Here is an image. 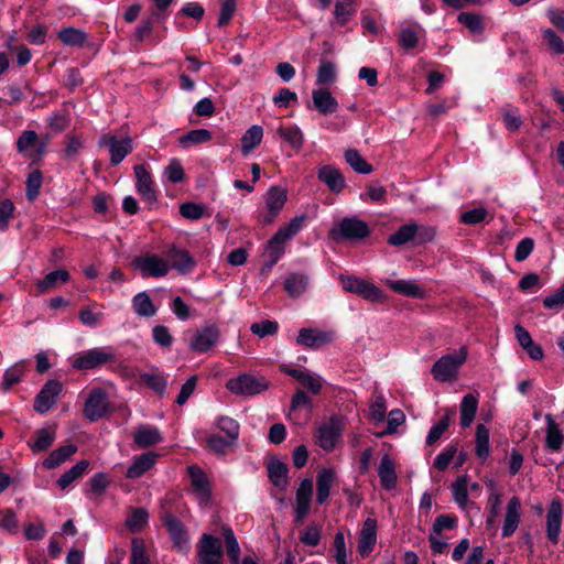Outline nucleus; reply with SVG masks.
Instances as JSON below:
<instances>
[{
  "instance_id": "nucleus-1",
  "label": "nucleus",
  "mask_w": 564,
  "mask_h": 564,
  "mask_svg": "<svg viewBox=\"0 0 564 564\" xmlns=\"http://www.w3.org/2000/svg\"><path fill=\"white\" fill-rule=\"evenodd\" d=\"M467 359V348L462 347L458 352L442 356L432 367L431 372L440 382H451L457 378L458 369Z\"/></svg>"
},
{
  "instance_id": "nucleus-2",
  "label": "nucleus",
  "mask_w": 564,
  "mask_h": 564,
  "mask_svg": "<svg viewBox=\"0 0 564 564\" xmlns=\"http://www.w3.org/2000/svg\"><path fill=\"white\" fill-rule=\"evenodd\" d=\"M270 382L262 376L252 373H242L230 378L226 382V388L234 394L242 397H253L267 391Z\"/></svg>"
},
{
  "instance_id": "nucleus-3",
  "label": "nucleus",
  "mask_w": 564,
  "mask_h": 564,
  "mask_svg": "<svg viewBox=\"0 0 564 564\" xmlns=\"http://www.w3.org/2000/svg\"><path fill=\"white\" fill-rule=\"evenodd\" d=\"M370 235L368 225L357 217H345L329 231L335 241L364 239Z\"/></svg>"
},
{
  "instance_id": "nucleus-4",
  "label": "nucleus",
  "mask_w": 564,
  "mask_h": 564,
  "mask_svg": "<svg viewBox=\"0 0 564 564\" xmlns=\"http://www.w3.org/2000/svg\"><path fill=\"white\" fill-rule=\"evenodd\" d=\"M197 560L199 564H221L224 557L223 544L219 538L204 533L197 545Z\"/></svg>"
},
{
  "instance_id": "nucleus-5",
  "label": "nucleus",
  "mask_w": 564,
  "mask_h": 564,
  "mask_svg": "<svg viewBox=\"0 0 564 564\" xmlns=\"http://www.w3.org/2000/svg\"><path fill=\"white\" fill-rule=\"evenodd\" d=\"M344 427V419L339 415H332L328 422L317 429L316 437L318 445L324 451L329 452L334 449L341 437Z\"/></svg>"
},
{
  "instance_id": "nucleus-6",
  "label": "nucleus",
  "mask_w": 564,
  "mask_h": 564,
  "mask_svg": "<svg viewBox=\"0 0 564 564\" xmlns=\"http://www.w3.org/2000/svg\"><path fill=\"white\" fill-rule=\"evenodd\" d=\"M116 356L109 347L94 348L80 354L74 361L73 368L78 370H89L101 365L113 362Z\"/></svg>"
},
{
  "instance_id": "nucleus-7",
  "label": "nucleus",
  "mask_w": 564,
  "mask_h": 564,
  "mask_svg": "<svg viewBox=\"0 0 564 564\" xmlns=\"http://www.w3.org/2000/svg\"><path fill=\"white\" fill-rule=\"evenodd\" d=\"M343 289L347 292L355 293L371 302H381L384 295L375 284L367 282L357 276H340Z\"/></svg>"
},
{
  "instance_id": "nucleus-8",
  "label": "nucleus",
  "mask_w": 564,
  "mask_h": 564,
  "mask_svg": "<svg viewBox=\"0 0 564 564\" xmlns=\"http://www.w3.org/2000/svg\"><path fill=\"white\" fill-rule=\"evenodd\" d=\"M166 505L167 501L162 502L160 518L166 528L174 546L182 551L183 546H185L188 541V534L184 524L174 517L172 511L166 508Z\"/></svg>"
},
{
  "instance_id": "nucleus-9",
  "label": "nucleus",
  "mask_w": 564,
  "mask_h": 564,
  "mask_svg": "<svg viewBox=\"0 0 564 564\" xmlns=\"http://www.w3.org/2000/svg\"><path fill=\"white\" fill-rule=\"evenodd\" d=\"M109 409L107 393L100 388L90 391L84 408V415L95 422L106 415Z\"/></svg>"
},
{
  "instance_id": "nucleus-10",
  "label": "nucleus",
  "mask_w": 564,
  "mask_h": 564,
  "mask_svg": "<svg viewBox=\"0 0 564 564\" xmlns=\"http://www.w3.org/2000/svg\"><path fill=\"white\" fill-rule=\"evenodd\" d=\"M132 265L139 269L143 276L161 278L167 274L169 264L155 254L135 257Z\"/></svg>"
},
{
  "instance_id": "nucleus-11",
  "label": "nucleus",
  "mask_w": 564,
  "mask_h": 564,
  "mask_svg": "<svg viewBox=\"0 0 564 564\" xmlns=\"http://www.w3.org/2000/svg\"><path fill=\"white\" fill-rule=\"evenodd\" d=\"M63 386L59 381L51 379L45 382L34 400V410L37 413L47 412L57 401Z\"/></svg>"
},
{
  "instance_id": "nucleus-12",
  "label": "nucleus",
  "mask_w": 564,
  "mask_h": 564,
  "mask_svg": "<svg viewBox=\"0 0 564 564\" xmlns=\"http://www.w3.org/2000/svg\"><path fill=\"white\" fill-rule=\"evenodd\" d=\"M219 335L220 333L216 325H205L194 333L189 347L195 352H205L218 343Z\"/></svg>"
},
{
  "instance_id": "nucleus-13",
  "label": "nucleus",
  "mask_w": 564,
  "mask_h": 564,
  "mask_svg": "<svg viewBox=\"0 0 564 564\" xmlns=\"http://www.w3.org/2000/svg\"><path fill=\"white\" fill-rule=\"evenodd\" d=\"M99 147H108L111 164L118 165L132 151V140L129 137L118 140L115 135L104 134L99 140Z\"/></svg>"
},
{
  "instance_id": "nucleus-14",
  "label": "nucleus",
  "mask_w": 564,
  "mask_h": 564,
  "mask_svg": "<svg viewBox=\"0 0 564 564\" xmlns=\"http://www.w3.org/2000/svg\"><path fill=\"white\" fill-rule=\"evenodd\" d=\"M333 338V332H324L316 328H302L296 338V343L307 348L317 349L330 344Z\"/></svg>"
},
{
  "instance_id": "nucleus-15",
  "label": "nucleus",
  "mask_w": 564,
  "mask_h": 564,
  "mask_svg": "<svg viewBox=\"0 0 564 564\" xmlns=\"http://www.w3.org/2000/svg\"><path fill=\"white\" fill-rule=\"evenodd\" d=\"M265 465L271 484L285 491L289 486V466L275 456L268 457Z\"/></svg>"
},
{
  "instance_id": "nucleus-16",
  "label": "nucleus",
  "mask_w": 564,
  "mask_h": 564,
  "mask_svg": "<svg viewBox=\"0 0 564 564\" xmlns=\"http://www.w3.org/2000/svg\"><path fill=\"white\" fill-rule=\"evenodd\" d=\"M317 178L334 194H339L346 187L343 173L334 165L321 166L317 171Z\"/></svg>"
},
{
  "instance_id": "nucleus-17",
  "label": "nucleus",
  "mask_w": 564,
  "mask_h": 564,
  "mask_svg": "<svg viewBox=\"0 0 564 564\" xmlns=\"http://www.w3.org/2000/svg\"><path fill=\"white\" fill-rule=\"evenodd\" d=\"M562 511L561 500H552L546 514V535L553 544L558 542L562 524Z\"/></svg>"
},
{
  "instance_id": "nucleus-18",
  "label": "nucleus",
  "mask_w": 564,
  "mask_h": 564,
  "mask_svg": "<svg viewBox=\"0 0 564 564\" xmlns=\"http://www.w3.org/2000/svg\"><path fill=\"white\" fill-rule=\"evenodd\" d=\"M134 175L137 178L138 193L149 203L155 202L156 196L153 189V181L151 174L145 169L144 164L134 166Z\"/></svg>"
},
{
  "instance_id": "nucleus-19",
  "label": "nucleus",
  "mask_w": 564,
  "mask_h": 564,
  "mask_svg": "<svg viewBox=\"0 0 564 564\" xmlns=\"http://www.w3.org/2000/svg\"><path fill=\"white\" fill-rule=\"evenodd\" d=\"M377 522L375 519L368 518L362 525L359 541H358V551L359 554L365 557L367 556L373 549L377 540Z\"/></svg>"
},
{
  "instance_id": "nucleus-20",
  "label": "nucleus",
  "mask_w": 564,
  "mask_h": 564,
  "mask_svg": "<svg viewBox=\"0 0 564 564\" xmlns=\"http://www.w3.org/2000/svg\"><path fill=\"white\" fill-rule=\"evenodd\" d=\"M314 107L321 115H330L337 111L338 102L326 88L314 89L312 93Z\"/></svg>"
},
{
  "instance_id": "nucleus-21",
  "label": "nucleus",
  "mask_w": 564,
  "mask_h": 564,
  "mask_svg": "<svg viewBox=\"0 0 564 564\" xmlns=\"http://www.w3.org/2000/svg\"><path fill=\"white\" fill-rule=\"evenodd\" d=\"M167 259L171 267L177 270L181 274L189 273L195 267V260L193 257L183 249L175 247L171 248L167 252Z\"/></svg>"
},
{
  "instance_id": "nucleus-22",
  "label": "nucleus",
  "mask_w": 564,
  "mask_h": 564,
  "mask_svg": "<svg viewBox=\"0 0 564 564\" xmlns=\"http://www.w3.org/2000/svg\"><path fill=\"white\" fill-rule=\"evenodd\" d=\"M520 500L517 497H512L507 506V512L505 516V522L502 527V536L508 538L514 533L520 522Z\"/></svg>"
},
{
  "instance_id": "nucleus-23",
  "label": "nucleus",
  "mask_w": 564,
  "mask_h": 564,
  "mask_svg": "<svg viewBox=\"0 0 564 564\" xmlns=\"http://www.w3.org/2000/svg\"><path fill=\"white\" fill-rule=\"evenodd\" d=\"M378 476L380 478L381 486L391 490L397 485V473L393 459L388 455H383L378 467Z\"/></svg>"
},
{
  "instance_id": "nucleus-24",
  "label": "nucleus",
  "mask_w": 564,
  "mask_h": 564,
  "mask_svg": "<svg viewBox=\"0 0 564 564\" xmlns=\"http://www.w3.org/2000/svg\"><path fill=\"white\" fill-rule=\"evenodd\" d=\"M34 436L35 440L33 442H29V446L34 453L44 452L52 446L56 437V426L51 425L36 430L34 432Z\"/></svg>"
},
{
  "instance_id": "nucleus-25",
  "label": "nucleus",
  "mask_w": 564,
  "mask_h": 564,
  "mask_svg": "<svg viewBox=\"0 0 564 564\" xmlns=\"http://www.w3.org/2000/svg\"><path fill=\"white\" fill-rule=\"evenodd\" d=\"M156 454L152 452L143 453L135 457L132 465L127 469L128 478H138L149 470L155 463Z\"/></svg>"
},
{
  "instance_id": "nucleus-26",
  "label": "nucleus",
  "mask_w": 564,
  "mask_h": 564,
  "mask_svg": "<svg viewBox=\"0 0 564 564\" xmlns=\"http://www.w3.org/2000/svg\"><path fill=\"white\" fill-rule=\"evenodd\" d=\"M336 478L333 469L323 468L317 474V497L318 503H324L329 497L330 488Z\"/></svg>"
},
{
  "instance_id": "nucleus-27",
  "label": "nucleus",
  "mask_w": 564,
  "mask_h": 564,
  "mask_svg": "<svg viewBox=\"0 0 564 564\" xmlns=\"http://www.w3.org/2000/svg\"><path fill=\"white\" fill-rule=\"evenodd\" d=\"M77 452L75 444H67L53 451L44 460L43 466L47 469H54L62 463L67 460L73 454Z\"/></svg>"
},
{
  "instance_id": "nucleus-28",
  "label": "nucleus",
  "mask_w": 564,
  "mask_h": 564,
  "mask_svg": "<svg viewBox=\"0 0 564 564\" xmlns=\"http://www.w3.org/2000/svg\"><path fill=\"white\" fill-rule=\"evenodd\" d=\"M308 286V276L301 272L291 273L284 281V290L291 297L303 294Z\"/></svg>"
},
{
  "instance_id": "nucleus-29",
  "label": "nucleus",
  "mask_w": 564,
  "mask_h": 564,
  "mask_svg": "<svg viewBox=\"0 0 564 564\" xmlns=\"http://www.w3.org/2000/svg\"><path fill=\"white\" fill-rule=\"evenodd\" d=\"M387 284L397 293L414 297L422 299L424 291L411 280H388Z\"/></svg>"
},
{
  "instance_id": "nucleus-30",
  "label": "nucleus",
  "mask_w": 564,
  "mask_h": 564,
  "mask_svg": "<svg viewBox=\"0 0 564 564\" xmlns=\"http://www.w3.org/2000/svg\"><path fill=\"white\" fill-rule=\"evenodd\" d=\"M545 420L547 423L545 437L546 446L551 451L557 452L562 448L564 436L558 425L554 422L553 416L551 414H546Z\"/></svg>"
},
{
  "instance_id": "nucleus-31",
  "label": "nucleus",
  "mask_w": 564,
  "mask_h": 564,
  "mask_svg": "<svg viewBox=\"0 0 564 564\" xmlns=\"http://www.w3.org/2000/svg\"><path fill=\"white\" fill-rule=\"evenodd\" d=\"M263 138V129L260 126H251L241 137V152L248 155L254 148H257Z\"/></svg>"
},
{
  "instance_id": "nucleus-32",
  "label": "nucleus",
  "mask_w": 564,
  "mask_h": 564,
  "mask_svg": "<svg viewBox=\"0 0 564 564\" xmlns=\"http://www.w3.org/2000/svg\"><path fill=\"white\" fill-rule=\"evenodd\" d=\"M162 441L160 431L155 427L142 425L134 434V442L140 447H150Z\"/></svg>"
},
{
  "instance_id": "nucleus-33",
  "label": "nucleus",
  "mask_w": 564,
  "mask_h": 564,
  "mask_svg": "<svg viewBox=\"0 0 564 564\" xmlns=\"http://www.w3.org/2000/svg\"><path fill=\"white\" fill-rule=\"evenodd\" d=\"M478 409V400L474 394H466L460 402V424L468 427L476 415Z\"/></svg>"
},
{
  "instance_id": "nucleus-34",
  "label": "nucleus",
  "mask_w": 564,
  "mask_h": 564,
  "mask_svg": "<svg viewBox=\"0 0 564 564\" xmlns=\"http://www.w3.org/2000/svg\"><path fill=\"white\" fill-rule=\"evenodd\" d=\"M344 158L346 163L357 173L370 174L373 171L372 165L369 164L356 149H347L344 153Z\"/></svg>"
},
{
  "instance_id": "nucleus-35",
  "label": "nucleus",
  "mask_w": 564,
  "mask_h": 564,
  "mask_svg": "<svg viewBox=\"0 0 564 564\" xmlns=\"http://www.w3.org/2000/svg\"><path fill=\"white\" fill-rule=\"evenodd\" d=\"M455 414L454 409H446L445 414L442 416V419L438 421L437 424H435L429 432V435L426 437V445L431 446L435 444L441 436L447 431L451 422V417Z\"/></svg>"
},
{
  "instance_id": "nucleus-36",
  "label": "nucleus",
  "mask_w": 564,
  "mask_h": 564,
  "mask_svg": "<svg viewBox=\"0 0 564 564\" xmlns=\"http://www.w3.org/2000/svg\"><path fill=\"white\" fill-rule=\"evenodd\" d=\"M457 21L473 34H481L485 31L484 18L478 13L460 12Z\"/></svg>"
},
{
  "instance_id": "nucleus-37",
  "label": "nucleus",
  "mask_w": 564,
  "mask_h": 564,
  "mask_svg": "<svg viewBox=\"0 0 564 564\" xmlns=\"http://www.w3.org/2000/svg\"><path fill=\"white\" fill-rule=\"evenodd\" d=\"M89 462L86 459L79 460L69 470L65 471L57 480L61 489H66L74 480L82 477L87 470Z\"/></svg>"
},
{
  "instance_id": "nucleus-38",
  "label": "nucleus",
  "mask_w": 564,
  "mask_h": 564,
  "mask_svg": "<svg viewBox=\"0 0 564 564\" xmlns=\"http://www.w3.org/2000/svg\"><path fill=\"white\" fill-rule=\"evenodd\" d=\"M212 140V132L207 129H195L178 138L181 147L188 148L195 144L206 143Z\"/></svg>"
},
{
  "instance_id": "nucleus-39",
  "label": "nucleus",
  "mask_w": 564,
  "mask_h": 564,
  "mask_svg": "<svg viewBox=\"0 0 564 564\" xmlns=\"http://www.w3.org/2000/svg\"><path fill=\"white\" fill-rule=\"evenodd\" d=\"M416 234V224L411 223L401 226L394 234L388 238V243L392 246H403L406 242L414 240Z\"/></svg>"
},
{
  "instance_id": "nucleus-40",
  "label": "nucleus",
  "mask_w": 564,
  "mask_h": 564,
  "mask_svg": "<svg viewBox=\"0 0 564 564\" xmlns=\"http://www.w3.org/2000/svg\"><path fill=\"white\" fill-rule=\"evenodd\" d=\"M288 199L286 191L280 186H272L265 198L267 209L280 213Z\"/></svg>"
},
{
  "instance_id": "nucleus-41",
  "label": "nucleus",
  "mask_w": 564,
  "mask_h": 564,
  "mask_svg": "<svg viewBox=\"0 0 564 564\" xmlns=\"http://www.w3.org/2000/svg\"><path fill=\"white\" fill-rule=\"evenodd\" d=\"M223 535L230 562L232 564H240V546L234 531L229 527H223Z\"/></svg>"
},
{
  "instance_id": "nucleus-42",
  "label": "nucleus",
  "mask_w": 564,
  "mask_h": 564,
  "mask_svg": "<svg viewBox=\"0 0 564 564\" xmlns=\"http://www.w3.org/2000/svg\"><path fill=\"white\" fill-rule=\"evenodd\" d=\"M58 40H61L65 45H70V46H83L84 43L86 42L87 40V34L79 30V29H75V28H65V29H62L59 32H58V35H57Z\"/></svg>"
},
{
  "instance_id": "nucleus-43",
  "label": "nucleus",
  "mask_w": 564,
  "mask_h": 564,
  "mask_svg": "<svg viewBox=\"0 0 564 564\" xmlns=\"http://www.w3.org/2000/svg\"><path fill=\"white\" fill-rule=\"evenodd\" d=\"M69 278V273L64 269L50 272L48 274L45 275L44 279L37 282V289L40 292L44 293L50 289L55 288L58 282H67Z\"/></svg>"
},
{
  "instance_id": "nucleus-44",
  "label": "nucleus",
  "mask_w": 564,
  "mask_h": 564,
  "mask_svg": "<svg viewBox=\"0 0 564 564\" xmlns=\"http://www.w3.org/2000/svg\"><path fill=\"white\" fill-rule=\"evenodd\" d=\"M356 0H337L335 4V19L339 25H345L355 13Z\"/></svg>"
},
{
  "instance_id": "nucleus-45",
  "label": "nucleus",
  "mask_w": 564,
  "mask_h": 564,
  "mask_svg": "<svg viewBox=\"0 0 564 564\" xmlns=\"http://www.w3.org/2000/svg\"><path fill=\"white\" fill-rule=\"evenodd\" d=\"M133 307L138 315L150 317L156 313V308L152 300L145 292L138 293L133 297Z\"/></svg>"
},
{
  "instance_id": "nucleus-46",
  "label": "nucleus",
  "mask_w": 564,
  "mask_h": 564,
  "mask_svg": "<svg viewBox=\"0 0 564 564\" xmlns=\"http://www.w3.org/2000/svg\"><path fill=\"white\" fill-rule=\"evenodd\" d=\"M149 513L144 508H131L126 525L131 532H139L147 524Z\"/></svg>"
},
{
  "instance_id": "nucleus-47",
  "label": "nucleus",
  "mask_w": 564,
  "mask_h": 564,
  "mask_svg": "<svg viewBox=\"0 0 564 564\" xmlns=\"http://www.w3.org/2000/svg\"><path fill=\"white\" fill-rule=\"evenodd\" d=\"M188 475L196 491L203 495H209V484L205 473L196 465L188 467Z\"/></svg>"
},
{
  "instance_id": "nucleus-48",
  "label": "nucleus",
  "mask_w": 564,
  "mask_h": 564,
  "mask_svg": "<svg viewBox=\"0 0 564 564\" xmlns=\"http://www.w3.org/2000/svg\"><path fill=\"white\" fill-rule=\"evenodd\" d=\"M476 454L481 459L489 455V430L484 424L476 427Z\"/></svg>"
},
{
  "instance_id": "nucleus-49",
  "label": "nucleus",
  "mask_w": 564,
  "mask_h": 564,
  "mask_svg": "<svg viewBox=\"0 0 564 564\" xmlns=\"http://www.w3.org/2000/svg\"><path fill=\"white\" fill-rule=\"evenodd\" d=\"M278 133L280 137L290 143L293 149L300 150L303 145V134L301 130L296 127H280L278 129Z\"/></svg>"
},
{
  "instance_id": "nucleus-50",
  "label": "nucleus",
  "mask_w": 564,
  "mask_h": 564,
  "mask_svg": "<svg viewBox=\"0 0 564 564\" xmlns=\"http://www.w3.org/2000/svg\"><path fill=\"white\" fill-rule=\"evenodd\" d=\"M42 180H43V176H42V172L40 170H34L29 174L26 182H25V185H26L25 195L30 202L35 200L36 197L39 196L40 188L42 186Z\"/></svg>"
},
{
  "instance_id": "nucleus-51",
  "label": "nucleus",
  "mask_w": 564,
  "mask_h": 564,
  "mask_svg": "<svg viewBox=\"0 0 564 564\" xmlns=\"http://www.w3.org/2000/svg\"><path fill=\"white\" fill-rule=\"evenodd\" d=\"M336 79L335 65L330 61L322 59L317 69L316 82L318 85H329Z\"/></svg>"
},
{
  "instance_id": "nucleus-52",
  "label": "nucleus",
  "mask_w": 564,
  "mask_h": 564,
  "mask_svg": "<svg viewBox=\"0 0 564 564\" xmlns=\"http://www.w3.org/2000/svg\"><path fill=\"white\" fill-rule=\"evenodd\" d=\"M140 380L160 395H162L166 389V380L160 373L143 372L140 375Z\"/></svg>"
},
{
  "instance_id": "nucleus-53",
  "label": "nucleus",
  "mask_w": 564,
  "mask_h": 564,
  "mask_svg": "<svg viewBox=\"0 0 564 564\" xmlns=\"http://www.w3.org/2000/svg\"><path fill=\"white\" fill-rule=\"evenodd\" d=\"M131 564H150V558L145 553L144 541L140 538L132 539Z\"/></svg>"
},
{
  "instance_id": "nucleus-54",
  "label": "nucleus",
  "mask_w": 564,
  "mask_h": 564,
  "mask_svg": "<svg viewBox=\"0 0 564 564\" xmlns=\"http://www.w3.org/2000/svg\"><path fill=\"white\" fill-rule=\"evenodd\" d=\"M217 427L226 433L227 437L231 440V442H236L239 437V423L229 417V416H221L218 419Z\"/></svg>"
},
{
  "instance_id": "nucleus-55",
  "label": "nucleus",
  "mask_w": 564,
  "mask_h": 564,
  "mask_svg": "<svg viewBox=\"0 0 564 564\" xmlns=\"http://www.w3.org/2000/svg\"><path fill=\"white\" fill-rule=\"evenodd\" d=\"M404 421H405V415L401 410L394 409V410L390 411L388 421H387V427L384 431L379 433L378 436L382 437L386 435L394 434L397 432L398 426L403 424Z\"/></svg>"
},
{
  "instance_id": "nucleus-56",
  "label": "nucleus",
  "mask_w": 564,
  "mask_h": 564,
  "mask_svg": "<svg viewBox=\"0 0 564 564\" xmlns=\"http://www.w3.org/2000/svg\"><path fill=\"white\" fill-rule=\"evenodd\" d=\"M23 372L24 366L22 362L15 364L13 367L8 369L3 376L2 389L7 391L11 389L13 384L20 382Z\"/></svg>"
},
{
  "instance_id": "nucleus-57",
  "label": "nucleus",
  "mask_w": 564,
  "mask_h": 564,
  "mask_svg": "<svg viewBox=\"0 0 564 564\" xmlns=\"http://www.w3.org/2000/svg\"><path fill=\"white\" fill-rule=\"evenodd\" d=\"M453 496L455 501L465 507L468 501L467 476H459L453 485Z\"/></svg>"
},
{
  "instance_id": "nucleus-58",
  "label": "nucleus",
  "mask_w": 564,
  "mask_h": 564,
  "mask_svg": "<svg viewBox=\"0 0 564 564\" xmlns=\"http://www.w3.org/2000/svg\"><path fill=\"white\" fill-rule=\"evenodd\" d=\"M288 240L282 237L281 232H275L274 236L268 241L267 252L268 257H273L276 260L284 253V243Z\"/></svg>"
},
{
  "instance_id": "nucleus-59",
  "label": "nucleus",
  "mask_w": 564,
  "mask_h": 564,
  "mask_svg": "<svg viewBox=\"0 0 564 564\" xmlns=\"http://www.w3.org/2000/svg\"><path fill=\"white\" fill-rule=\"evenodd\" d=\"M207 446L215 452L216 454L225 455L227 453V447L234 445L236 442H231L230 438H224L219 435H210L207 438Z\"/></svg>"
},
{
  "instance_id": "nucleus-60",
  "label": "nucleus",
  "mask_w": 564,
  "mask_h": 564,
  "mask_svg": "<svg viewBox=\"0 0 564 564\" xmlns=\"http://www.w3.org/2000/svg\"><path fill=\"white\" fill-rule=\"evenodd\" d=\"M205 208L202 205L195 203H183L180 206V214L189 220H197L203 217Z\"/></svg>"
},
{
  "instance_id": "nucleus-61",
  "label": "nucleus",
  "mask_w": 564,
  "mask_h": 564,
  "mask_svg": "<svg viewBox=\"0 0 564 564\" xmlns=\"http://www.w3.org/2000/svg\"><path fill=\"white\" fill-rule=\"evenodd\" d=\"M278 323L269 319L261 321L260 323H253L250 327L251 332L259 337L268 335H274L278 330Z\"/></svg>"
},
{
  "instance_id": "nucleus-62",
  "label": "nucleus",
  "mask_w": 564,
  "mask_h": 564,
  "mask_svg": "<svg viewBox=\"0 0 564 564\" xmlns=\"http://www.w3.org/2000/svg\"><path fill=\"white\" fill-rule=\"evenodd\" d=\"M313 494V481L312 479H304L301 481L300 487L296 490V503L311 506Z\"/></svg>"
},
{
  "instance_id": "nucleus-63",
  "label": "nucleus",
  "mask_w": 564,
  "mask_h": 564,
  "mask_svg": "<svg viewBox=\"0 0 564 564\" xmlns=\"http://www.w3.org/2000/svg\"><path fill=\"white\" fill-rule=\"evenodd\" d=\"M419 43L417 33L412 28H403L399 34V44L404 50L414 48Z\"/></svg>"
},
{
  "instance_id": "nucleus-64",
  "label": "nucleus",
  "mask_w": 564,
  "mask_h": 564,
  "mask_svg": "<svg viewBox=\"0 0 564 564\" xmlns=\"http://www.w3.org/2000/svg\"><path fill=\"white\" fill-rule=\"evenodd\" d=\"M543 305L549 308H560L564 305V284L543 300Z\"/></svg>"
}]
</instances>
